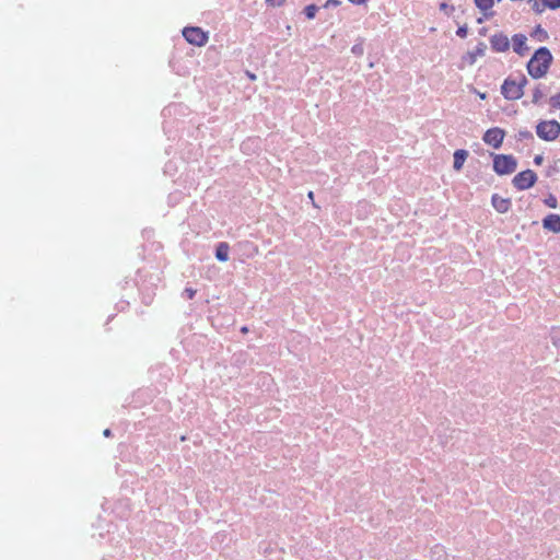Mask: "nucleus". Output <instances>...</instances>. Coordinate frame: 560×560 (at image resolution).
I'll return each mask as SVG.
<instances>
[{"label": "nucleus", "instance_id": "obj_16", "mask_svg": "<svg viewBox=\"0 0 560 560\" xmlns=\"http://www.w3.org/2000/svg\"><path fill=\"white\" fill-rule=\"evenodd\" d=\"M544 7L549 8L551 10H556L560 8V0H541Z\"/></svg>", "mask_w": 560, "mask_h": 560}, {"label": "nucleus", "instance_id": "obj_20", "mask_svg": "<svg viewBox=\"0 0 560 560\" xmlns=\"http://www.w3.org/2000/svg\"><path fill=\"white\" fill-rule=\"evenodd\" d=\"M550 104L555 108H560V93L550 98Z\"/></svg>", "mask_w": 560, "mask_h": 560}, {"label": "nucleus", "instance_id": "obj_13", "mask_svg": "<svg viewBox=\"0 0 560 560\" xmlns=\"http://www.w3.org/2000/svg\"><path fill=\"white\" fill-rule=\"evenodd\" d=\"M215 257L220 261L229 260V245L226 243H220L215 250Z\"/></svg>", "mask_w": 560, "mask_h": 560}, {"label": "nucleus", "instance_id": "obj_24", "mask_svg": "<svg viewBox=\"0 0 560 560\" xmlns=\"http://www.w3.org/2000/svg\"><path fill=\"white\" fill-rule=\"evenodd\" d=\"M352 52L355 54V55H362L363 54L362 45H354L352 47Z\"/></svg>", "mask_w": 560, "mask_h": 560}, {"label": "nucleus", "instance_id": "obj_21", "mask_svg": "<svg viewBox=\"0 0 560 560\" xmlns=\"http://www.w3.org/2000/svg\"><path fill=\"white\" fill-rule=\"evenodd\" d=\"M467 33H468V28H467V26H466V25L460 26V27L456 31L457 36H459V37H462V38L466 37V36H467Z\"/></svg>", "mask_w": 560, "mask_h": 560}, {"label": "nucleus", "instance_id": "obj_8", "mask_svg": "<svg viewBox=\"0 0 560 560\" xmlns=\"http://www.w3.org/2000/svg\"><path fill=\"white\" fill-rule=\"evenodd\" d=\"M490 44L493 50L495 51H505L510 47L509 38L503 34H494L490 38Z\"/></svg>", "mask_w": 560, "mask_h": 560}, {"label": "nucleus", "instance_id": "obj_1", "mask_svg": "<svg viewBox=\"0 0 560 560\" xmlns=\"http://www.w3.org/2000/svg\"><path fill=\"white\" fill-rule=\"evenodd\" d=\"M551 61L552 56L548 48L541 47L537 49L527 63L528 73L534 79L542 78L548 72Z\"/></svg>", "mask_w": 560, "mask_h": 560}, {"label": "nucleus", "instance_id": "obj_10", "mask_svg": "<svg viewBox=\"0 0 560 560\" xmlns=\"http://www.w3.org/2000/svg\"><path fill=\"white\" fill-rule=\"evenodd\" d=\"M491 201H492L493 208L500 213L508 212L510 209V206H511L510 199L503 198L497 194L492 196Z\"/></svg>", "mask_w": 560, "mask_h": 560}, {"label": "nucleus", "instance_id": "obj_12", "mask_svg": "<svg viewBox=\"0 0 560 560\" xmlns=\"http://www.w3.org/2000/svg\"><path fill=\"white\" fill-rule=\"evenodd\" d=\"M468 156V152L466 150H456L454 153V163L453 167L455 171H460L466 159Z\"/></svg>", "mask_w": 560, "mask_h": 560}, {"label": "nucleus", "instance_id": "obj_31", "mask_svg": "<svg viewBox=\"0 0 560 560\" xmlns=\"http://www.w3.org/2000/svg\"><path fill=\"white\" fill-rule=\"evenodd\" d=\"M307 197H308L312 201H314V192H313V191H310V192L307 194ZM313 205H314V207H317L315 202H313Z\"/></svg>", "mask_w": 560, "mask_h": 560}, {"label": "nucleus", "instance_id": "obj_28", "mask_svg": "<svg viewBox=\"0 0 560 560\" xmlns=\"http://www.w3.org/2000/svg\"><path fill=\"white\" fill-rule=\"evenodd\" d=\"M339 4V1L338 0H328L326 3H325V8H328L330 5H337Z\"/></svg>", "mask_w": 560, "mask_h": 560}, {"label": "nucleus", "instance_id": "obj_2", "mask_svg": "<svg viewBox=\"0 0 560 560\" xmlns=\"http://www.w3.org/2000/svg\"><path fill=\"white\" fill-rule=\"evenodd\" d=\"M537 136L545 141H553L560 133V124L557 120H544L536 127Z\"/></svg>", "mask_w": 560, "mask_h": 560}, {"label": "nucleus", "instance_id": "obj_5", "mask_svg": "<svg viewBox=\"0 0 560 560\" xmlns=\"http://www.w3.org/2000/svg\"><path fill=\"white\" fill-rule=\"evenodd\" d=\"M536 179V174L530 170H526L524 172L518 173L513 178V184L518 189L524 190L530 188L535 184Z\"/></svg>", "mask_w": 560, "mask_h": 560}, {"label": "nucleus", "instance_id": "obj_3", "mask_svg": "<svg viewBox=\"0 0 560 560\" xmlns=\"http://www.w3.org/2000/svg\"><path fill=\"white\" fill-rule=\"evenodd\" d=\"M517 163L512 155H495L493 168L499 175L512 174L516 170Z\"/></svg>", "mask_w": 560, "mask_h": 560}, {"label": "nucleus", "instance_id": "obj_17", "mask_svg": "<svg viewBox=\"0 0 560 560\" xmlns=\"http://www.w3.org/2000/svg\"><path fill=\"white\" fill-rule=\"evenodd\" d=\"M318 11V7L315 4H310L305 8V14L308 19H313Z\"/></svg>", "mask_w": 560, "mask_h": 560}, {"label": "nucleus", "instance_id": "obj_6", "mask_svg": "<svg viewBox=\"0 0 560 560\" xmlns=\"http://www.w3.org/2000/svg\"><path fill=\"white\" fill-rule=\"evenodd\" d=\"M501 92L508 100H518L523 96L524 92L521 90L516 80L506 79L501 88Z\"/></svg>", "mask_w": 560, "mask_h": 560}, {"label": "nucleus", "instance_id": "obj_30", "mask_svg": "<svg viewBox=\"0 0 560 560\" xmlns=\"http://www.w3.org/2000/svg\"><path fill=\"white\" fill-rule=\"evenodd\" d=\"M535 34H546L545 31L538 25L535 30Z\"/></svg>", "mask_w": 560, "mask_h": 560}, {"label": "nucleus", "instance_id": "obj_23", "mask_svg": "<svg viewBox=\"0 0 560 560\" xmlns=\"http://www.w3.org/2000/svg\"><path fill=\"white\" fill-rule=\"evenodd\" d=\"M546 205L550 208L557 207V200L555 197L550 196L548 199H546Z\"/></svg>", "mask_w": 560, "mask_h": 560}, {"label": "nucleus", "instance_id": "obj_7", "mask_svg": "<svg viewBox=\"0 0 560 560\" xmlns=\"http://www.w3.org/2000/svg\"><path fill=\"white\" fill-rule=\"evenodd\" d=\"M504 132L503 130L499 128H492L487 130V132L483 136V141L493 148L498 149L503 141Z\"/></svg>", "mask_w": 560, "mask_h": 560}, {"label": "nucleus", "instance_id": "obj_4", "mask_svg": "<svg viewBox=\"0 0 560 560\" xmlns=\"http://www.w3.org/2000/svg\"><path fill=\"white\" fill-rule=\"evenodd\" d=\"M183 35L188 43L199 47L208 42V35L199 27H185Z\"/></svg>", "mask_w": 560, "mask_h": 560}, {"label": "nucleus", "instance_id": "obj_15", "mask_svg": "<svg viewBox=\"0 0 560 560\" xmlns=\"http://www.w3.org/2000/svg\"><path fill=\"white\" fill-rule=\"evenodd\" d=\"M475 3L481 11H487L492 8L493 0H475Z\"/></svg>", "mask_w": 560, "mask_h": 560}, {"label": "nucleus", "instance_id": "obj_27", "mask_svg": "<svg viewBox=\"0 0 560 560\" xmlns=\"http://www.w3.org/2000/svg\"><path fill=\"white\" fill-rule=\"evenodd\" d=\"M527 80L525 77H522V79L520 81H516V84H520L521 86V90L523 91L525 84H526Z\"/></svg>", "mask_w": 560, "mask_h": 560}, {"label": "nucleus", "instance_id": "obj_25", "mask_svg": "<svg viewBox=\"0 0 560 560\" xmlns=\"http://www.w3.org/2000/svg\"><path fill=\"white\" fill-rule=\"evenodd\" d=\"M269 4H271L272 7H280L284 0H266Z\"/></svg>", "mask_w": 560, "mask_h": 560}, {"label": "nucleus", "instance_id": "obj_22", "mask_svg": "<svg viewBox=\"0 0 560 560\" xmlns=\"http://www.w3.org/2000/svg\"><path fill=\"white\" fill-rule=\"evenodd\" d=\"M529 2L532 3V8H533L534 11H536L538 13L542 12V9L540 8V5L537 2V0H529Z\"/></svg>", "mask_w": 560, "mask_h": 560}, {"label": "nucleus", "instance_id": "obj_35", "mask_svg": "<svg viewBox=\"0 0 560 560\" xmlns=\"http://www.w3.org/2000/svg\"><path fill=\"white\" fill-rule=\"evenodd\" d=\"M478 95H479V97H480L481 100H485V98H486V94H485V93H478Z\"/></svg>", "mask_w": 560, "mask_h": 560}, {"label": "nucleus", "instance_id": "obj_37", "mask_svg": "<svg viewBox=\"0 0 560 560\" xmlns=\"http://www.w3.org/2000/svg\"><path fill=\"white\" fill-rule=\"evenodd\" d=\"M446 8V3L441 4V9L444 10Z\"/></svg>", "mask_w": 560, "mask_h": 560}, {"label": "nucleus", "instance_id": "obj_34", "mask_svg": "<svg viewBox=\"0 0 560 560\" xmlns=\"http://www.w3.org/2000/svg\"><path fill=\"white\" fill-rule=\"evenodd\" d=\"M248 77H249L250 80H256V75L255 74L248 73Z\"/></svg>", "mask_w": 560, "mask_h": 560}, {"label": "nucleus", "instance_id": "obj_29", "mask_svg": "<svg viewBox=\"0 0 560 560\" xmlns=\"http://www.w3.org/2000/svg\"><path fill=\"white\" fill-rule=\"evenodd\" d=\"M542 161H544L542 155H536L535 159H534V163L536 165H540L542 163Z\"/></svg>", "mask_w": 560, "mask_h": 560}, {"label": "nucleus", "instance_id": "obj_14", "mask_svg": "<svg viewBox=\"0 0 560 560\" xmlns=\"http://www.w3.org/2000/svg\"><path fill=\"white\" fill-rule=\"evenodd\" d=\"M487 46L485 43H480L476 49L469 54L470 63H475L477 57H482L486 54Z\"/></svg>", "mask_w": 560, "mask_h": 560}, {"label": "nucleus", "instance_id": "obj_33", "mask_svg": "<svg viewBox=\"0 0 560 560\" xmlns=\"http://www.w3.org/2000/svg\"><path fill=\"white\" fill-rule=\"evenodd\" d=\"M110 433H112V432H110V430H109V429H105V430H104V432H103V435H104V436H106V438H108V436H110Z\"/></svg>", "mask_w": 560, "mask_h": 560}, {"label": "nucleus", "instance_id": "obj_11", "mask_svg": "<svg viewBox=\"0 0 560 560\" xmlns=\"http://www.w3.org/2000/svg\"><path fill=\"white\" fill-rule=\"evenodd\" d=\"M513 40V49L516 54L523 56L524 52L527 50L526 42L527 38L523 34H516L512 38Z\"/></svg>", "mask_w": 560, "mask_h": 560}, {"label": "nucleus", "instance_id": "obj_9", "mask_svg": "<svg viewBox=\"0 0 560 560\" xmlns=\"http://www.w3.org/2000/svg\"><path fill=\"white\" fill-rule=\"evenodd\" d=\"M542 226L553 233L560 232V215L549 214L542 220Z\"/></svg>", "mask_w": 560, "mask_h": 560}, {"label": "nucleus", "instance_id": "obj_19", "mask_svg": "<svg viewBox=\"0 0 560 560\" xmlns=\"http://www.w3.org/2000/svg\"><path fill=\"white\" fill-rule=\"evenodd\" d=\"M517 137L520 140L533 139V135L528 130H520Z\"/></svg>", "mask_w": 560, "mask_h": 560}, {"label": "nucleus", "instance_id": "obj_36", "mask_svg": "<svg viewBox=\"0 0 560 560\" xmlns=\"http://www.w3.org/2000/svg\"><path fill=\"white\" fill-rule=\"evenodd\" d=\"M247 331H248V328H247V327H243V328H242V332H244V334H245V332H247Z\"/></svg>", "mask_w": 560, "mask_h": 560}, {"label": "nucleus", "instance_id": "obj_18", "mask_svg": "<svg viewBox=\"0 0 560 560\" xmlns=\"http://www.w3.org/2000/svg\"><path fill=\"white\" fill-rule=\"evenodd\" d=\"M544 96L545 93L537 86L533 93V103L537 104Z\"/></svg>", "mask_w": 560, "mask_h": 560}, {"label": "nucleus", "instance_id": "obj_26", "mask_svg": "<svg viewBox=\"0 0 560 560\" xmlns=\"http://www.w3.org/2000/svg\"><path fill=\"white\" fill-rule=\"evenodd\" d=\"M185 293L187 294L188 299H192L195 293H196V291L190 289V288H188V289L185 290Z\"/></svg>", "mask_w": 560, "mask_h": 560}, {"label": "nucleus", "instance_id": "obj_32", "mask_svg": "<svg viewBox=\"0 0 560 560\" xmlns=\"http://www.w3.org/2000/svg\"><path fill=\"white\" fill-rule=\"evenodd\" d=\"M349 1L352 3H355V4H362V3L366 2V0H349Z\"/></svg>", "mask_w": 560, "mask_h": 560}]
</instances>
